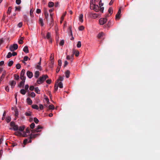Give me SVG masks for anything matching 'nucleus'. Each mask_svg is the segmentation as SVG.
<instances>
[{
	"label": "nucleus",
	"instance_id": "18",
	"mask_svg": "<svg viewBox=\"0 0 160 160\" xmlns=\"http://www.w3.org/2000/svg\"><path fill=\"white\" fill-rule=\"evenodd\" d=\"M54 5V3L52 2H49L48 3V6L49 8L52 7Z\"/></svg>",
	"mask_w": 160,
	"mask_h": 160
},
{
	"label": "nucleus",
	"instance_id": "40",
	"mask_svg": "<svg viewBox=\"0 0 160 160\" xmlns=\"http://www.w3.org/2000/svg\"><path fill=\"white\" fill-rule=\"evenodd\" d=\"M34 121L36 124L38 123L39 122L38 120L36 118H34Z\"/></svg>",
	"mask_w": 160,
	"mask_h": 160
},
{
	"label": "nucleus",
	"instance_id": "16",
	"mask_svg": "<svg viewBox=\"0 0 160 160\" xmlns=\"http://www.w3.org/2000/svg\"><path fill=\"white\" fill-rule=\"evenodd\" d=\"M104 33L103 32H101L99 33L97 36L98 38H100L101 37L103 36Z\"/></svg>",
	"mask_w": 160,
	"mask_h": 160
},
{
	"label": "nucleus",
	"instance_id": "24",
	"mask_svg": "<svg viewBox=\"0 0 160 160\" xmlns=\"http://www.w3.org/2000/svg\"><path fill=\"white\" fill-rule=\"evenodd\" d=\"M34 91L36 93L38 94H39L40 93V91L39 89L38 88V87H36L35 88Z\"/></svg>",
	"mask_w": 160,
	"mask_h": 160
},
{
	"label": "nucleus",
	"instance_id": "42",
	"mask_svg": "<svg viewBox=\"0 0 160 160\" xmlns=\"http://www.w3.org/2000/svg\"><path fill=\"white\" fill-rule=\"evenodd\" d=\"M36 68L37 69L40 70H42V67L41 66H40V65H37L36 66Z\"/></svg>",
	"mask_w": 160,
	"mask_h": 160
},
{
	"label": "nucleus",
	"instance_id": "53",
	"mask_svg": "<svg viewBox=\"0 0 160 160\" xmlns=\"http://www.w3.org/2000/svg\"><path fill=\"white\" fill-rule=\"evenodd\" d=\"M26 133H30V129L28 128H27L26 129Z\"/></svg>",
	"mask_w": 160,
	"mask_h": 160
},
{
	"label": "nucleus",
	"instance_id": "15",
	"mask_svg": "<svg viewBox=\"0 0 160 160\" xmlns=\"http://www.w3.org/2000/svg\"><path fill=\"white\" fill-rule=\"evenodd\" d=\"M23 51L26 53H28L29 52V51L28 47L25 46L23 49Z\"/></svg>",
	"mask_w": 160,
	"mask_h": 160
},
{
	"label": "nucleus",
	"instance_id": "14",
	"mask_svg": "<svg viewBox=\"0 0 160 160\" xmlns=\"http://www.w3.org/2000/svg\"><path fill=\"white\" fill-rule=\"evenodd\" d=\"M27 101L28 104L29 105H31L32 103V101L31 99L29 98L27 99Z\"/></svg>",
	"mask_w": 160,
	"mask_h": 160
},
{
	"label": "nucleus",
	"instance_id": "43",
	"mask_svg": "<svg viewBox=\"0 0 160 160\" xmlns=\"http://www.w3.org/2000/svg\"><path fill=\"white\" fill-rule=\"evenodd\" d=\"M11 120V118L10 117H8L6 119V121L8 122H9Z\"/></svg>",
	"mask_w": 160,
	"mask_h": 160
},
{
	"label": "nucleus",
	"instance_id": "25",
	"mask_svg": "<svg viewBox=\"0 0 160 160\" xmlns=\"http://www.w3.org/2000/svg\"><path fill=\"white\" fill-rule=\"evenodd\" d=\"M14 79L16 80H19V76L15 74L14 75Z\"/></svg>",
	"mask_w": 160,
	"mask_h": 160
},
{
	"label": "nucleus",
	"instance_id": "60",
	"mask_svg": "<svg viewBox=\"0 0 160 160\" xmlns=\"http://www.w3.org/2000/svg\"><path fill=\"white\" fill-rule=\"evenodd\" d=\"M28 58V57L27 56H25L24 57L23 60L24 61H27Z\"/></svg>",
	"mask_w": 160,
	"mask_h": 160
},
{
	"label": "nucleus",
	"instance_id": "10",
	"mask_svg": "<svg viewBox=\"0 0 160 160\" xmlns=\"http://www.w3.org/2000/svg\"><path fill=\"white\" fill-rule=\"evenodd\" d=\"M25 82V80H22V81H21L19 84L18 85V87L19 88H23Z\"/></svg>",
	"mask_w": 160,
	"mask_h": 160
},
{
	"label": "nucleus",
	"instance_id": "51",
	"mask_svg": "<svg viewBox=\"0 0 160 160\" xmlns=\"http://www.w3.org/2000/svg\"><path fill=\"white\" fill-rule=\"evenodd\" d=\"M99 4L100 7H101L103 5V3L102 2V0H100L99 2Z\"/></svg>",
	"mask_w": 160,
	"mask_h": 160
},
{
	"label": "nucleus",
	"instance_id": "58",
	"mask_svg": "<svg viewBox=\"0 0 160 160\" xmlns=\"http://www.w3.org/2000/svg\"><path fill=\"white\" fill-rule=\"evenodd\" d=\"M39 23L42 26H43L44 25V23L43 22V21H39Z\"/></svg>",
	"mask_w": 160,
	"mask_h": 160
},
{
	"label": "nucleus",
	"instance_id": "19",
	"mask_svg": "<svg viewBox=\"0 0 160 160\" xmlns=\"http://www.w3.org/2000/svg\"><path fill=\"white\" fill-rule=\"evenodd\" d=\"M26 92V91L25 89H22L20 90V93L22 95H25Z\"/></svg>",
	"mask_w": 160,
	"mask_h": 160
},
{
	"label": "nucleus",
	"instance_id": "31",
	"mask_svg": "<svg viewBox=\"0 0 160 160\" xmlns=\"http://www.w3.org/2000/svg\"><path fill=\"white\" fill-rule=\"evenodd\" d=\"M66 13H67L66 12H65L62 14V15L61 18V20H63V19H64V17L66 16Z\"/></svg>",
	"mask_w": 160,
	"mask_h": 160
},
{
	"label": "nucleus",
	"instance_id": "45",
	"mask_svg": "<svg viewBox=\"0 0 160 160\" xmlns=\"http://www.w3.org/2000/svg\"><path fill=\"white\" fill-rule=\"evenodd\" d=\"M21 67V65L19 63H18L16 65V68L17 69H19Z\"/></svg>",
	"mask_w": 160,
	"mask_h": 160
},
{
	"label": "nucleus",
	"instance_id": "39",
	"mask_svg": "<svg viewBox=\"0 0 160 160\" xmlns=\"http://www.w3.org/2000/svg\"><path fill=\"white\" fill-rule=\"evenodd\" d=\"M21 79L22 80H25L26 79V77L24 76V75H20V77Z\"/></svg>",
	"mask_w": 160,
	"mask_h": 160
},
{
	"label": "nucleus",
	"instance_id": "8",
	"mask_svg": "<svg viewBox=\"0 0 160 160\" xmlns=\"http://www.w3.org/2000/svg\"><path fill=\"white\" fill-rule=\"evenodd\" d=\"M39 134H32V133L30 134V139H32V138H34L36 137L37 136L39 135Z\"/></svg>",
	"mask_w": 160,
	"mask_h": 160
},
{
	"label": "nucleus",
	"instance_id": "52",
	"mask_svg": "<svg viewBox=\"0 0 160 160\" xmlns=\"http://www.w3.org/2000/svg\"><path fill=\"white\" fill-rule=\"evenodd\" d=\"M11 10H12L11 8L10 7H9V8H8V12H7V13L8 14H10V12H11Z\"/></svg>",
	"mask_w": 160,
	"mask_h": 160
},
{
	"label": "nucleus",
	"instance_id": "21",
	"mask_svg": "<svg viewBox=\"0 0 160 160\" xmlns=\"http://www.w3.org/2000/svg\"><path fill=\"white\" fill-rule=\"evenodd\" d=\"M54 88V91L56 92L57 90L58 89V85L57 82H56V83L55 84Z\"/></svg>",
	"mask_w": 160,
	"mask_h": 160
},
{
	"label": "nucleus",
	"instance_id": "30",
	"mask_svg": "<svg viewBox=\"0 0 160 160\" xmlns=\"http://www.w3.org/2000/svg\"><path fill=\"white\" fill-rule=\"evenodd\" d=\"M23 38L22 37H21L20 39L18 41V42L19 44H22L23 43Z\"/></svg>",
	"mask_w": 160,
	"mask_h": 160
},
{
	"label": "nucleus",
	"instance_id": "23",
	"mask_svg": "<svg viewBox=\"0 0 160 160\" xmlns=\"http://www.w3.org/2000/svg\"><path fill=\"white\" fill-rule=\"evenodd\" d=\"M32 107L33 108L37 110H38L39 109L38 106L37 105H32Z\"/></svg>",
	"mask_w": 160,
	"mask_h": 160
},
{
	"label": "nucleus",
	"instance_id": "34",
	"mask_svg": "<svg viewBox=\"0 0 160 160\" xmlns=\"http://www.w3.org/2000/svg\"><path fill=\"white\" fill-rule=\"evenodd\" d=\"M81 42L80 41H78V43L77 45V46L78 48H79L81 47Z\"/></svg>",
	"mask_w": 160,
	"mask_h": 160
},
{
	"label": "nucleus",
	"instance_id": "20",
	"mask_svg": "<svg viewBox=\"0 0 160 160\" xmlns=\"http://www.w3.org/2000/svg\"><path fill=\"white\" fill-rule=\"evenodd\" d=\"M108 12H109V14H110V15H111V14H112L113 11L111 7H110L109 8Z\"/></svg>",
	"mask_w": 160,
	"mask_h": 160
},
{
	"label": "nucleus",
	"instance_id": "5",
	"mask_svg": "<svg viewBox=\"0 0 160 160\" xmlns=\"http://www.w3.org/2000/svg\"><path fill=\"white\" fill-rule=\"evenodd\" d=\"M121 8H119V9L118 11V13L116 15V19H120L121 18Z\"/></svg>",
	"mask_w": 160,
	"mask_h": 160
},
{
	"label": "nucleus",
	"instance_id": "55",
	"mask_svg": "<svg viewBox=\"0 0 160 160\" xmlns=\"http://www.w3.org/2000/svg\"><path fill=\"white\" fill-rule=\"evenodd\" d=\"M34 89V86H30L29 88V89L31 91H33Z\"/></svg>",
	"mask_w": 160,
	"mask_h": 160
},
{
	"label": "nucleus",
	"instance_id": "62",
	"mask_svg": "<svg viewBox=\"0 0 160 160\" xmlns=\"http://www.w3.org/2000/svg\"><path fill=\"white\" fill-rule=\"evenodd\" d=\"M22 25V22H20L18 24V26L19 28H21Z\"/></svg>",
	"mask_w": 160,
	"mask_h": 160
},
{
	"label": "nucleus",
	"instance_id": "57",
	"mask_svg": "<svg viewBox=\"0 0 160 160\" xmlns=\"http://www.w3.org/2000/svg\"><path fill=\"white\" fill-rule=\"evenodd\" d=\"M16 3L17 4L19 5L21 3V0H16Z\"/></svg>",
	"mask_w": 160,
	"mask_h": 160
},
{
	"label": "nucleus",
	"instance_id": "13",
	"mask_svg": "<svg viewBox=\"0 0 160 160\" xmlns=\"http://www.w3.org/2000/svg\"><path fill=\"white\" fill-rule=\"evenodd\" d=\"M70 73V72L69 70H67L65 72V76L66 77L68 78L69 77V75Z\"/></svg>",
	"mask_w": 160,
	"mask_h": 160
},
{
	"label": "nucleus",
	"instance_id": "29",
	"mask_svg": "<svg viewBox=\"0 0 160 160\" xmlns=\"http://www.w3.org/2000/svg\"><path fill=\"white\" fill-rule=\"evenodd\" d=\"M25 127L24 126L20 127L18 128V130L21 131H22L24 129Z\"/></svg>",
	"mask_w": 160,
	"mask_h": 160
},
{
	"label": "nucleus",
	"instance_id": "26",
	"mask_svg": "<svg viewBox=\"0 0 160 160\" xmlns=\"http://www.w3.org/2000/svg\"><path fill=\"white\" fill-rule=\"evenodd\" d=\"M46 37L48 39H50L51 38V33L49 32H48L47 34Z\"/></svg>",
	"mask_w": 160,
	"mask_h": 160
},
{
	"label": "nucleus",
	"instance_id": "63",
	"mask_svg": "<svg viewBox=\"0 0 160 160\" xmlns=\"http://www.w3.org/2000/svg\"><path fill=\"white\" fill-rule=\"evenodd\" d=\"M29 88V85L28 84L26 85L25 86V89L26 90H28Z\"/></svg>",
	"mask_w": 160,
	"mask_h": 160
},
{
	"label": "nucleus",
	"instance_id": "54",
	"mask_svg": "<svg viewBox=\"0 0 160 160\" xmlns=\"http://www.w3.org/2000/svg\"><path fill=\"white\" fill-rule=\"evenodd\" d=\"M83 17V15L82 14H80L79 15V20H82Z\"/></svg>",
	"mask_w": 160,
	"mask_h": 160
},
{
	"label": "nucleus",
	"instance_id": "33",
	"mask_svg": "<svg viewBox=\"0 0 160 160\" xmlns=\"http://www.w3.org/2000/svg\"><path fill=\"white\" fill-rule=\"evenodd\" d=\"M12 56V53L11 52H9L7 56V58H10Z\"/></svg>",
	"mask_w": 160,
	"mask_h": 160
},
{
	"label": "nucleus",
	"instance_id": "32",
	"mask_svg": "<svg viewBox=\"0 0 160 160\" xmlns=\"http://www.w3.org/2000/svg\"><path fill=\"white\" fill-rule=\"evenodd\" d=\"M13 63V62L12 61H10L8 62V65L9 67H11Z\"/></svg>",
	"mask_w": 160,
	"mask_h": 160
},
{
	"label": "nucleus",
	"instance_id": "35",
	"mask_svg": "<svg viewBox=\"0 0 160 160\" xmlns=\"http://www.w3.org/2000/svg\"><path fill=\"white\" fill-rule=\"evenodd\" d=\"M15 112V115L16 117H18V112L17 109H15L14 110Z\"/></svg>",
	"mask_w": 160,
	"mask_h": 160
},
{
	"label": "nucleus",
	"instance_id": "61",
	"mask_svg": "<svg viewBox=\"0 0 160 160\" xmlns=\"http://www.w3.org/2000/svg\"><path fill=\"white\" fill-rule=\"evenodd\" d=\"M61 67H60L59 66H58L57 68V70H56V72L57 73H58L60 71V69Z\"/></svg>",
	"mask_w": 160,
	"mask_h": 160
},
{
	"label": "nucleus",
	"instance_id": "1",
	"mask_svg": "<svg viewBox=\"0 0 160 160\" xmlns=\"http://www.w3.org/2000/svg\"><path fill=\"white\" fill-rule=\"evenodd\" d=\"M48 78V76L47 75H43L42 77H40V78L37 80V82L38 84H41Z\"/></svg>",
	"mask_w": 160,
	"mask_h": 160
},
{
	"label": "nucleus",
	"instance_id": "28",
	"mask_svg": "<svg viewBox=\"0 0 160 160\" xmlns=\"http://www.w3.org/2000/svg\"><path fill=\"white\" fill-rule=\"evenodd\" d=\"M68 32H69L71 35L72 36L71 27L70 26L68 29Z\"/></svg>",
	"mask_w": 160,
	"mask_h": 160
},
{
	"label": "nucleus",
	"instance_id": "48",
	"mask_svg": "<svg viewBox=\"0 0 160 160\" xmlns=\"http://www.w3.org/2000/svg\"><path fill=\"white\" fill-rule=\"evenodd\" d=\"M58 66L61 67L62 65V61L61 60L59 59L58 62Z\"/></svg>",
	"mask_w": 160,
	"mask_h": 160
},
{
	"label": "nucleus",
	"instance_id": "17",
	"mask_svg": "<svg viewBox=\"0 0 160 160\" xmlns=\"http://www.w3.org/2000/svg\"><path fill=\"white\" fill-rule=\"evenodd\" d=\"M73 54H75L76 56L78 57L79 54V52L78 51L75 50L73 52Z\"/></svg>",
	"mask_w": 160,
	"mask_h": 160
},
{
	"label": "nucleus",
	"instance_id": "27",
	"mask_svg": "<svg viewBox=\"0 0 160 160\" xmlns=\"http://www.w3.org/2000/svg\"><path fill=\"white\" fill-rule=\"evenodd\" d=\"M107 21H99V22L100 25H102L105 23Z\"/></svg>",
	"mask_w": 160,
	"mask_h": 160
},
{
	"label": "nucleus",
	"instance_id": "12",
	"mask_svg": "<svg viewBox=\"0 0 160 160\" xmlns=\"http://www.w3.org/2000/svg\"><path fill=\"white\" fill-rule=\"evenodd\" d=\"M54 106L52 104L50 105L49 106L48 109H47V111L49 110H54Z\"/></svg>",
	"mask_w": 160,
	"mask_h": 160
},
{
	"label": "nucleus",
	"instance_id": "46",
	"mask_svg": "<svg viewBox=\"0 0 160 160\" xmlns=\"http://www.w3.org/2000/svg\"><path fill=\"white\" fill-rule=\"evenodd\" d=\"M25 115L26 116H31V112H26L25 113Z\"/></svg>",
	"mask_w": 160,
	"mask_h": 160
},
{
	"label": "nucleus",
	"instance_id": "59",
	"mask_svg": "<svg viewBox=\"0 0 160 160\" xmlns=\"http://www.w3.org/2000/svg\"><path fill=\"white\" fill-rule=\"evenodd\" d=\"M98 16L96 14H92V17H93V19H95Z\"/></svg>",
	"mask_w": 160,
	"mask_h": 160
},
{
	"label": "nucleus",
	"instance_id": "47",
	"mask_svg": "<svg viewBox=\"0 0 160 160\" xmlns=\"http://www.w3.org/2000/svg\"><path fill=\"white\" fill-rule=\"evenodd\" d=\"M84 28L83 26H81L78 28L79 30L80 31H82L83 30Z\"/></svg>",
	"mask_w": 160,
	"mask_h": 160
},
{
	"label": "nucleus",
	"instance_id": "11",
	"mask_svg": "<svg viewBox=\"0 0 160 160\" xmlns=\"http://www.w3.org/2000/svg\"><path fill=\"white\" fill-rule=\"evenodd\" d=\"M39 74H40V73L38 71H36L35 72V73L34 74L35 77L36 78H38L39 75Z\"/></svg>",
	"mask_w": 160,
	"mask_h": 160
},
{
	"label": "nucleus",
	"instance_id": "41",
	"mask_svg": "<svg viewBox=\"0 0 160 160\" xmlns=\"http://www.w3.org/2000/svg\"><path fill=\"white\" fill-rule=\"evenodd\" d=\"M63 78L62 77L60 76L59 77V78L58 79V80H57V82H56L58 83L59 81H63Z\"/></svg>",
	"mask_w": 160,
	"mask_h": 160
},
{
	"label": "nucleus",
	"instance_id": "38",
	"mask_svg": "<svg viewBox=\"0 0 160 160\" xmlns=\"http://www.w3.org/2000/svg\"><path fill=\"white\" fill-rule=\"evenodd\" d=\"M64 43V41L63 40H62L60 41L59 42V45L60 46H63Z\"/></svg>",
	"mask_w": 160,
	"mask_h": 160
},
{
	"label": "nucleus",
	"instance_id": "22",
	"mask_svg": "<svg viewBox=\"0 0 160 160\" xmlns=\"http://www.w3.org/2000/svg\"><path fill=\"white\" fill-rule=\"evenodd\" d=\"M6 74V71H5L3 73V74H2L0 78V80L2 81L3 78H4Z\"/></svg>",
	"mask_w": 160,
	"mask_h": 160
},
{
	"label": "nucleus",
	"instance_id": "9",
	"mask_svg": "<svg viewBox=\"0 0 160 160\" xmlns=\"http://www.w3.org/2000/svg\"><path fill=\"white\" fill-rule=\"evenodd\" d=\"M9 84L11 85V88H13L16 84V81L14 80H12L9 82Z\"/></svg>",
	"mask_w": 160,
	"mask_h": 160
},
{
	"label": "nucleus",
	"instance_id": "37",
	"mask_svg": "<svg viewBox=\"0 0 160 160\" xmlns=\"http://www.w3.org/2000/svg\"><path fill=\"white\" fill-rule=\"evenodd\" d=\"M35 124L34 122L32 123L30 125V126L31 129H33L35 127Z\"/></svg>",
	"mask_w": 160,
	"mask_h": 160
},
{
	"label": "nucleus",
	"instance_id": "50",
	"mask_svg": "<svg viewBox=\"0 0 160 160\" xmlns=\"http://www.w3.org/2000/svg\"><path fill=\"white\" fill-rule=\"evenodd\" d=\"M30 96L32 98L34 97L35 96V94L33 92H32L30 94Z\"/></svg>",
	"mask_w": 160,
	"mask_h": 160
},
{
	"label": "nucleus",
	"instance_id": "4",
	"mask_svg": "<svg viewBox=\"0 0 160 160\" xmlns=\"http://www.w3.org/2000/svg\"><path fill=\"white\" fill-rule=\"evenodd\" d=\"M42 128V127L40 126H38L35 129L32 130H31V132L32 133H34L36 132H41V130H39L40 129Z\"/></svg>",
	"mask_w": 160,
	"mask_h": 160
},
{
	"label": "nucleus",
	"instance_id": "3",
	"mask_svg": "<svg viewBox=\"0 0 160 160\" xmlns=\"http://www.w3.org/2000/svg\"><path fill=\"white\" fill-rule=\"evenodd\" d=\"M18 48V46L17 44H14L13 45H11L9 47V49L11 51H13L17 49Z\"/></svg>",
	"mask_w": 160,
	"mask_h": 160
},
{
	"label": "nucleus",
	"instance_id": "56",
	"mask_svg": "<svg viewBox=\"0 0 160 160\" xmlns=\"http://www.w3.org/2000/svg\"><path fill=\"white\" fill-rule=\"evenodd\" d=\"M41 10L39 9H37L36 10V13L38 14H39L41 13Z\"/></svg>",
	"mask_w": 160,
	"mask_h": 160
},
{
	"label": "nucleus",
	"instance_id": "49",
	"mask_svg": "<svg viewBox=\"0 0 160 160\" xmlns=\"http://www.w3.org/2000/svg\"><path fill=\"white\" fill-rule=\"evenodd\" d=\"M28 141V139H25L23 141V143L24 145H25L27 143Z\"/></svg>",
	"mask_w": 160,
	"mask_h": 160
},
{
	"label": "nucleus",
	"instance_id": "64",
	"mask_svg": "<svg viewBox=\"0 0 160 160\" xmlns=\"http://www.w3.org/2000/svg\"><path fill=\"white\" fill-rule=\"evenodd\" d=\"M46 82L48 84H50L51 83V80L50 79H48L46 81Z\"/></svg>",
	"mask_w": 160,
	"mask_h": 160
},
{
	"label": "nucleus",
	"instance_id": "6",
	"mask_svg": "<svg viewBox=\"0 0 160 160\" xmlns=\"http://www.w3.org/2000/svg\"><path fill=\"white\" fill-rule=\"evenodd\" d=\"M93 10L96 12H98L99 11V7L98 5L93 4Z\"/></svg>",
	"mask_w": 160,
	"mask_h": 160
},
{
	"label": "nucleus",
	"instance_id": "2",
	"mask_svg": "<svg viewBox=\"0 0 160 160\" xmlns=\"http://www.w3.org/2000/svg\"><path fill=\"white\" fill-rule=\"evenodd\" d=\"M10 126L12 128H10L9 129L11 130L13 129L14 131H17L18 130V125L15 124L14 122L13 121L11 122L10 123Z\"/></svg>",
	"mask_w": 160,
	"mask_h": 160
},
{
	"label": "nucleus",
	"instance_id": "7",
	"mask_svg": "<svg viewBox=\"0 0 160 160\" xmlns=\"http://www.w3.org/2000/svg\"><path fill=\"white\" fill-rule=\"evenodd\" d=\"M27 75L28 78H31L33 76V73L31 72L28 71L27 72Z\"/></svg>",
	"mask_w": 160,
	"mask_h": 160
},
{
	"label": "nucleus",
	"instance_id": "36",
	"mask_svg": "<svg viewBox=\"0 0 160 160\" xmlns=\"http://www.w3.org/2000/svg\"><path fill=\"white\" fill-rule=\"evenodd\" d=\"M58 84V87L59 86L60 88H63L62 83L61 82H59Z\"/></svg>",
	"mask_w": 160,
	"mask_h": 160
},
{
	"label": "nucleus",
	"instance_id": "44",
	"mask_svg": "<svg viewBox=\"0 0 160 160\" xmlns=\"http://www.w3.org/2000/svg\"><path fill=\"white\" fill-rule=\"evenodd\" d=\"M25 69H23L21 72V74H20V75H24V74H25Z\"/></svg>",
	"mask_w": 160,
	"mask_h": 160
}]
</instances>
